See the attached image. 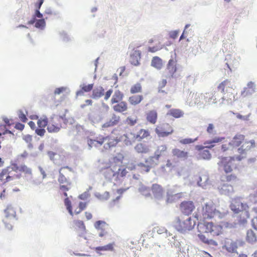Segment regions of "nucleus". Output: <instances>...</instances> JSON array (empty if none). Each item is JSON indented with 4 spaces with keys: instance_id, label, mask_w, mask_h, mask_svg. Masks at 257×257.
<instances>
[{
    "instance_id": "4c0bfd02",
    "label": "nucleus",
    "mask_w": 257,
    "mask_h": 257,
    "mask_svg": "<svg viewBox=\"0 0 257 257\" xmlns=\"http://www.w3.org/2000/svg\"><path fill=\"white\" fill-rule=\"evenodd\" d=\"M143 98L142 95H134L130 96L128 101L131 105H137L143 100Z\"/></svg>"
},
{
    "instance_id": "423d86ee",
    "label": "nucleus",
    "mask_w": 257,
    "mask_h": 257,
    "mask_svg": "<svg viewBox=\"0 0 257 257\" xmlns=\"http://www.w3.org/2000/svg\"><path fill=\"white\" fill-rule=\"evenodd\" d=\"M220 212L216 209L214 203L212 202L206 203L202 207L201 217L202 220L212 219Z\"/></svg>"
},
{
    "instance_id": "5701e85b",
    "label": "nucleus",
    "mask_w": 257,
    "mask_h": 257,
    "mask_svg": "<svg viewBox=\"0 0 257 257\" xmlns=\"http://www.w3.org/2000/svg\"><path fill=\"white\" fill-rule=\"evenodd\" d=\"M196 149L199 151L198 159L203 160H210L211 158V154L210 152L205 149L206 148L202 145H197Z\"/></svg>"
},
{
    "instance_id": "2f4dec72",
    "label": "nucleus",
    "mask_w": 257,
    "mask_h": 257,
    "mask_svg": "<svg viewBox=\"0 0 257 257\" xmlns=\"http://www.w3.org/2000/svg\"><path fill=\"white\" fill-rule=\"evenodd\" d=\"M127 104L125 101H120L116 103V104L112 106L114 111L117 112H123L127 109Z\"/></svg>"
},
{
    "instance_id": "a19ab883",
    "label": "nucleus",
    "mask_w": 257,
    "mask_h": 257,
    "mask_svg": "<svg viewBox=\"0 0 257 257\" xmlns=\"http://www.w3.org/2000/svg\"><path fill=\"white\" fill-rule=\"evenodd\" d=\"M153 194L156 197H161L163 194L162 187L158 184H153L152 187Z\"/></svg>"
},
{
    "instance_id": "ddd939ff",
    "label": "nucleus",
    "mask_w": 257,
    "mask_h": 257,
    "mask_svg": "<svg viewBox=\"0 0 257 257\" xmlns=\"http://www.w3.org/2000/svg\"><path fill=\"white\" fill-rule=\"evenodd\" d=\"M21 178L20 174H15L12 175L11 171L9 170V168H7L2 170L0 171V181L4 184L11 181L15 179H20Z\"/></svg>"
},
{
    "instance_id": "13d9d810",
    "label": "nucleus",
    "mask_w": 257,
    "mask_h": 257,
    "mask_svg": "<svg viewBox=\"0 0 257 257\" xmlns=\"http://www.w3.org/2000/svg\"><path fill=\"white\" fill-rule=\"evenodd\" d=\"M65 184H66V185H61V184H60V189L61 190L63 191L67 192L70 188V186L71 185V183L70 182H68V183H66Z\"/></svg>"
},
{
    "instance_id": "c9c22d12",
    "label": "nucleus",
    "mask_w": 257,
    "mask_h": 257,
    "mask_svg": "<svg viewBox=\"0 0 257 257\" xmlns=\"http://www.w3.org/2000/svg\"><path fill=\"white\" fill-rule=\"evenodd\" d=\"M123 98V94L119 90L115 91L111 99V103L114 104L121 101Z\"/></svg>"
},
{
    "instance_id": "3c124183",
    "label": "nucleus",
    "mask_w": 257,
    "mask_h": 257,
    "mask_svg": "<svg viewBox=\"0 0 257 257\" xmlns=\"http://www.w3.org/2000/svg\"><path fill=\"white\" fill-rule=\"evenodd\" d=\"M138 118L137 117H133L131 116L128 117L126 119V123L131 126H133L136 124L138 122Z\"/></svg>"
},
{
    "instance_id": "8fccbe9b",
    "label": "nucleus",
    "mask_w": 257,
    "mask_h": 257,
    "mask_svg": "<svg viewBox=\"0 0 257 257\" xmlns=\"http://www.w3.org/2000/svg\"><path fill=\"white\" fill-rule=\"evenodd\" d=\"M201 98L204 99L205 103H209L212 99V96L209 92H206L204 94L201 93L200 95Z\"/></svg>"
},
{
    "instance_id": "1a4fd4ad",
    "label": "nucleus",
    "mask_w": 257,
    "mask_h": 257,
    "mask_svg": "<svg viewBox=\"0 0 257 257\" xmlns=\"http://www.w3.org/2000/svg\"><path fill=\"white\" fill-rule=\"evenodd\" d=\"M122 138L121 135L114 134L113 131L112 132L110 135L103 136L104 143L106 142L103 147L104 149L108 150L116 146L118 143L121 141Z\"/></svg>"
},
{
    "instance_id": "37998d69",
    "label": "nucleus",
    "mask_w": 257,
    "mask_h": 257,
    "mask_svg": "<svg viewBox=\"0 0 257 257\" xmlns=\"http://www.w3.org/2000/svg\"><path fill=\"white\" fill-rule=\"evenodd\" d=\"M154 158V157H150L148 158L146 160V163L147 165H145L143 164H141L140 166L142 167H143L144 169H143V170L146 172H149L151 169V168L152 167V166L154 165L153 162V159Z\"/></svg>"
},
{
    "instance_id": "a878e982",
    "label": "nucleus",
    "mask_w": 257,
    "mask_h": 257,
    "mask_svg": "<svg viewBox=\"0 0 257 257\" xmlns=\"http://www.w3.org/2000/svg\"><path fill=\"white\" fill-rule=\"evenodd\" d=\"M237 217V223L240 225H244L247 222L248 219L250 217V214L248 209H245L238 213Z\"/></svg>"
},
{
    "instance_id": "f3484780",
    "label": "nucleus",
    "mask_w": 257,
    "mask_h": 257,
    "mask_svg": "<svg viewBox=\"0 0 257 257\" xmlns=\"http://www.w3.org/2000/svg\"><path fill=\"white\" fill-rule=\"evenodd\" d=\"M94 226L95 228L99 231V236L100 237H103L107 233L109 225L104 221H96L94 224Z\"/></svg>"
},
{
    "instance_id": "6ab92c4d",
    "label": "nucleus",
    "mask_w": 257,
    "mask_h": 257,
    "mask_svg": "<svg viewBox=\"0 0 257 257\" xmlns=\"http://www.w3.org/2000/svg\"><path fill=\"white\" fill-rule=\"evenodd\" d=\"M237 92L232 88L230 87L229 89H226L225 92L223 94L222 98L228 102L231 103L237 100L238 97L237 96Z\"/></svg>"
},
{
    "instance_id": "338daca9",
    "label": "nucleus",
    "mask_w": 257,
    "mask_h": 257,
    "mask_svg": "<svg viewBox=\"0 0 257 257\" xmlns=\"http://www.w3.org/2000/svg\"><path fill=\"white\" fill-rule=\"evenodd\" d=\"M23 139L27 142V143H31L32 141V137L31 135H27L23 137Z\"/></svg>"
},
{
    "instance_id": "4be33fe9",
    "label": "nucleus",
    "mask_w": 257,
    "mask_h": 257,
    "mask_svg": "<svg viewBox=\"0 0 257 257\" xmlns=\"http://www.w3.org/2000/svg\"><path fill=\"white\" fill-rule=\"evenodd\" d=\"M120 120V116L113 113L111 114L110 118L102 124V127L107 128L116 125L119 123Z\"/></svg>"
},
{
    "instance_id": "680f3d73",
    "label": "nucleus",
    "mask_w": 257,
    "mask_h": 257,
    "mask_svg": "<svg viewBox=\"0 0 257 257\" xmlns=\"http://www.w3.org/2000/svg\"><path fill=\"white\" fill-rule=\"evenodd\" d=\"M161 49H162V47H160V46H154V47H149L148 48V51L152 52V53H154V52H156L161 50Z\"/></svg>"
},
{
    "instance_id": "c756f323",
    "label": "nucleus",
    "mask_w": 257,
    "mask_h": 257,
    "mask_svg": "<svg viewBox=\"0 0 257 257\" xmlns=\"http://www.w3.org/2000/svg\"><path fill=\"white\" fill-rule=\"evenodd\" d=\"M136 135L137 141L140 142L142 140L150 137V132L149 130L144 128H141L139 130L136 129Z\"/></svg>"
},
{
    "instance_id": "0eeeda50",
    "label": "nucleus",
    "mask_w": 257,
    "mask_h": 257,
    "mask_svg": "<svg viewBox=\"0 0 257 257\" xmlns=\"http://www.w3.org/2000/svg\"><path fill=\"white\" fill-rule=\"evenodd\" d=\"M65 119L61 116L54 115L49 119L47 130L49 133H57L62 127V124L64 122Z\"/></svg>"
},
{
    "instance_id": "09e8293b",
    "label": "nucleus",
    "mask_w": 257,
    "mask_h": 257,
    "mask_svg": "<svg viewBox=\"0 0 257 257\" xmlns=\"http://www.w3.org/2000/svg\"><path fill=\"white\" fill-rule=\"evenodd\" d=\"M66 90V88L65 87H61L59 88H56L54 92V94L52 96V99H54V102L56 103L57 101L55 99V96L56 95L60 94V93L64 92Z\"/></svg>"
},
{
    "instance_id": "20e7f679",
    "label": "nucleus",
    "mask_w": 257,
    "mask_h": 257,
    "mask_svg": "<svg viewBox=\"0 0 257 257\" xmlns=\"http://www.w3.org/2000/svg\"><path fill=\"white\" fill-rule=\"evenodd\" d=\"M195 224V221L192 219L191 217H189L185 220L178 217L174 223V226L178 231L185 232L193 229Z\"/></svg>"
},
{
    "instance_id": "a211bd4d",
    "label": "nucleus",
    "mask_w": 257,
    "mask_h": 257,
    "mask_svg": "<svg viewBox=\"0 0 257 257\" xmlns=\"http://www.w3.org/2000/svg\"><path fill=\"white\" fill-rule=\"evenodd\" d=\"M222 249L228 252L233 253L236 251L237 248V245L235 241L230 238H225L223 241Z\"/></svg>"
},
{
    "instance_id": "f257e3e1",
    "label": "nucleus",
    "mask_w": 257,
    "mask_h": 257,
    "mask_svg": "<svg viewBox=\"0 0 257 257\" xmlns=\"http://www.w3.org/2000/svg\"><path fill=\"white\" fill-rule=\"evenodd\" d=\"M255 147L254 140H247L244 135L238 133L235 135L229 142L221 145L220 150L223 153L231 154L236 148L239 153V155L234 157H222L218 163L219 168L224 173L220 177L221 184L219 187L222 193L229 194L233 192V184L238 180L237 176L233 172L238 168L235 160L240 161L246 157L248 152Z\"/></svg>"
},
{
    "instance_id": "0e129e2a",
    "label": "nucleus",
    "mask_w": 257,
    "mask_h": 257,
    "mask_svg": "<svg viewBox=\"0 0 257 257\" xmlns=\"http://www.w3.org/2000/svg\"><path fill=\"white\" fill-rule=\"evenodd\" d=\"M15 127L17 130H18L20 131H22L24 130V127H25V125L23 123H21L20 122H17L16 124Z\"/></svg>"
},
{
    "instance_id": "69168bd1",
    "label": "nucleus",
    "mask_w": 257,
    "mask_h": 257,
    "mask_svg": "<svg viewBox=\"0 0 257 257\" xmlns=\"http://www.w3.org/2000/svg\"><path fill=\"white\" fill-rule=\"evenodd\" d=\"M251 225L252 227L257 230V216L254 217L251 221Z\"/></svg>"
},
{
    "instance_id": "de8ad7c7",
    "label": "nucleus",
    "mask_w": 257,
    "mask_h": 257,
    "mask_svg": "<svg viewBox=\"0 0 257 257\" xmlns=\"http://www.w3.org/2000/svg\"><path fill=\"white\" fill-rule=\"evenodd\" d=\"M167 83V81L166 79H162L161 81L159 82L158 86L159 92L166 93V92H165L163 89L166 86Z\"/></svg>"
},
{
    "instance_id": "bf43d9fd",
    "label": "nucleus",
    "mask_w": 257,
    "mask_h": 257,
    "mask_svg": "<svg viewBox=\"0 0 257 257\" xmlns=\"http://www.w3.org/2000/svg\"><path fill=\"white\" fill-rule=\"evenodd\" d=\"M20 119L23 122H26L27 120V118L25 114L24 113L22 110H20L18 114Z\"/></svg>"
},
{
    "instance_id": "cd10ccee",
    "label": "nucleus",
    "mask_w": 257,
    "mask_h": 257,
    "mask_svg": "<svg viewBox=\"0 0 257 257\" xmlns=\"http://www.w3.org/2000/svg\"><path fill=\"white\" fill-rule=\"evenodd\" d=\"M172 153L174 157L183 160L187 159L189 156V153L187 152L181 150L177 148L173 149Z\"/></svg>"
},
{
    "instance_id": "7ed1b4c3",
    "label": "nucleus",
    "mask_w": 257,
    "mask_h": 257,
    "mask_svg": "<svg viewBox=\"0 0 257 257\" xmlns=\"http://www.w3.org/2000/svg\"><path fill=\"white\" fill-rule=\"evenodd\" d=\"M4 213L5 217L3 221L6 228L11 230L17 220L16 210L12 205H8L5 209Z\"/></svg>"
},
{
    "instance_id": "49530a36",
    "label": "nucleus",
    "mask_w": 257,
    "mask_h": 257,
    "mask_svg": "<svg viewBox=\"0 0 257 257\" xmlns=\"http://www.w3.org/2000/svg\"><path fill=\"white\" fill-rule=\"evenodd\" d=\"M49 119L44 116L41 117L38 120L37 124L39 127L44 128L46 126H48Z\"/></svg>"
},
{
    "instance_id": "bb28decb",
    "label": "nucleus",
    "mask_w": 257,
    "mask_h": 257,
    "mask_svg": "<svg viewBox=\"0 0 257 257\" xmlns=\"http://www.w3.org/2000/svg\"><path fill=\"white\" fill-rule=\"evenodd\" d=\"M135 150L139 154H147L150 152V146L146 143L137 144L134 148Z\"/></svg>"
},
{
    "instance_id": "4d7b16f0",
    "label": "nucleus",
    "mask_w": 257,
    "mask_h": 257,
    "mask_svg": "<svg viewBox=\"0 0 257 257\" xmlns=\"http://www.w3.org/2000/svg\"><path fill=\"white\" fill-rule=\"evenodd\" d=\"M178 198V194H177L175 195L168 194L166 201L167 203H172Z\"/></svg>"
},
{
    "instance_id": "864d4df0",
    "label": "nucleus",
    "mask_w": 257,
    "mask_h": 257,
    "mask_svg": "<svg viewBox=\"0 0 257 257\" xmlns=\"http://www.w3.org/2000/svg\"><path fill=\"white\" fill-rule=\"evenodd\" d=\"M35 26L37 28H43L45 26L44 19H41L36 21Z\"/></svg>"
},
{
    "instance_id": "e433bc0d",
    "label": "nucleus",
    "mask_w": 257,
    "mask_h": 257,
    "mask_svg": "<svg viewBox=\"0 0 257 257\" xmlns=\"http://www.w3.org/2000/svg\"><path fill=\"white\" fill-rule=\"evenodd\" d=\"M168 115L174 118H178L183 116L184 113L183 110L178 108L171 109L167 113Z\"/></svg>"
},
{
    "instance_id": "f8f14e48",
    "label": "nucleus",
    "mask_w": 257,
    "mask_h": 257,
    "mask_svg": "<svg viewBox=\"0 0 257 257\" xmlns=\"http://www.w3.org/2000/svg\"><path fill=\"white\" fill-rule=\"evenodd\" d=\"M196 208L195 203L192 201L186 200L182 201L179 205V209L181 212L189 216L195 210Z\"/></svg>"
},
{
    "instance_id": "aec40b11",
    "label": "nucleus",
    "mask_w": 257,
    "mask_h": 257,
    "mask_svg": "<svg viewBox=\"0 0 257 257\" xmlns=\"http://www.w3.org/2000/svg\"><path fill=\"white\" fill-rule=\"evenodd\" d=\"M74 229L78 235L82 237L86 233V229L83 221L75 220L73 221Z\"/></svg>"
},
{
    "instance_id": "603ef678",
    "label": "nucleus",
    "mask_w": 257,
    "mask_h": 257,
    "mask_svg": "<svg viewBox=\"0 0 257 257\" xmlns=\"http://www.w3.org/2000/svg\"><path fill=\"white\" fill-rule=\"evenodd\" d=\"M197 140V138H195V139H191V138H186L184 139H182L180 140V143L181 144L183 145H186V144H190L191 143H194Z\"/></svg>"
},
{
    "instance_id": "72a5a7b5",
    "label": "nucleus",
    "mask_w": 257,
    "mask_h": 257,
    "mask_svg": "<svg viewBox=\"0 0 257 257\" xmlns=\"http://www.w3.org/2000/svg\"><path fill=\"white\" fill-rule=\"evenodd\" d=\"M232 85L230 81L228 79H225L219 84L217 86V89L218 91H221V93L224 94L226 91V89H229V88Z\"/></svg>"
},
{
    "instance_id": "c03bdc74",
    "label": "nucleus",
    "mask_w": 257,
    "mask_h": 257,
    "mask_svg": "<svg viewBox=\"0 0 257 257\" xmlns=\"http://www.w3.org/2000/svg\"><path fill=\"white\" fill-rule=\"evenodd\" d=\"M142 91V86L140 83H137L132 85L130 88V92L132 94H135Z\"/></svg>"
},
{
    "instance_id": "6e6d98bb",
    "label": "nucleus",
    "mask_w": 257,
    "mask_h": 257,
    "mask_svg": "<svg viewBox=\"0 0 257 257\" xmlns=\"http://www.w3.org/2000/svg\"><path fill=\"white\" fill-rule=\"evenodd\" d=\"M206 132L209 135H214L216 133L215 127L212 123H209L207 127Z\"/></svg>"
},
{
    "instance_id": "ea45409f",
    "label": "nucleus",
    "mask_w": 257,
    "mask_h": 257,
    "mask_svg": "<svg viewBox=\"0 0 257 257\" xmlns=\"http://www.w3.org/2000/svg\"><path fill=\"white\" fill-rule=\"evenodd\" d=\"M114 245V242L110 243L104 246L96 247L95 248V250L97 253L101 251H113Z\"/></svg>"
},
{
    "instance_id": "a18cd8bd",
    "label": "nucleus",
    "mask_w": 257,
    "mask_h": 257,
    "mask_svg": "<svg viewBox=\"0 0 257 257\" xmlns=\"http://www.w3.org/2000/svg\"><path fill=\"white\" fill-rule=\"evenodd\" d=\"M93 87V84H90L87 85H83L81 89L79 91H78L76 93L77 95H81L83 94L84 92H89L90 91Z\"/></svg>"
},
{
    "instance_id": "473e14b6",
    "label": "nucleus",
    "mask_w": 257,
    "mask_h": 257,
    "mask_svg": "<svg viewBox=\"0 0 257 257\" xmlns=\"http://www.w3.org/2000/svg\"><path fill=\"white\" fill-rule=\"evenodd\" d=\"M245 239L249 243H255L257 241V235L253 230L248 229L246 231Z\"/></svg>"
},
{
    "instance_id": "9b49d317",
    "label": "nucleus",
    "mask_w": 257,
    "mask_h": 257,
    "mask_svg": "<svg viewBox=\"0 0 257 257\" xmlns=\"http://www.w3.org/2000/svg\"><path fill=\"white\" fill-rule=\"evenodd\" d=\"M155 131L159 137H166L171 135L174 130L169 123H163L158 125Z\"/></svg>"
},
{
    "instance_id": "4468645a",
    "label": "nucleus",
    "mask_w": 257,
    "mask_h": 257,
    "mask_svg": "<svg viewBox=\"0 0 257 257\" xmlns=\"http://www.w3.org/2000/svg\"><path fill=\"white\" fill-rule=\"evenodd\" d=\"M112 90L109 89L104 93V89L102 86L97 87L92 91V97L94 99H98L104 96L105 100H108L112 93Z\"/></svg>"
},
{
    "instance_id": "052dcab7",
    "label": "nucleus",
    "mask_w": 257,
    "mask_h": 257,
    "mask_svg": "<svg viewBox=\"0 0 257 257\" xmlns=\"http://www.w3.org/2000/svg\"><path fill=\"white\" fill-rule=\"evenodd\" d=\"M35 133L37 135L41 136V137H43L44 136V135L46 133V131L44 128L40 127L39 128H36L35 130Z\"/></svg>"
},
{
    "instance_id": "58836bf2",
    "label": "nucleus",
    "mask_w": 257,
    "mask_h": 257,
    "mask_svg": "<svg viewBox=\"0 0 257 257\" xmlns=\"http://www.w3.org/2000/svg\"><path fill=\"white\" fill-rule=\"evenodd\" d=\"M255 91V84L252 81L249 82L247 84V87L244 88L241 94L245 96L248 94H251Z\"/></svg>"
},
{
    "instance_id": "39448f33",
    "label": "nucleus",
    "mask_w": 257,
    "mask_h": 257,
    "mask_svg": "<svg viewBox=\"0 0 257 257\" xmlns=\"http://www.w3.org/2000/svg\"><path fill=\"white\" fill-rule=\"evenodd\" d=\"M64 205L69 213L71 216H73L74 214L77 215L79 214L86 208L87 206L86 202L81 201L78 202H75L72 206L71 202L68 197L64 199Z\"/></svg>"
},
{
    "instance_id": "79ce46f5",
    "label": "nucleus",
    "mask_w": 257,
    "mask_h": 257,
    "mask_svg": "<svg viewBox=\"0 0 257 257\" xmlns=\"http://www.w3.org/2000/svg\"><path fill=\"white\" fill-rule=\"evenodd\" d=\"M151 65L157 69H161L163 67L162 60L158 56L154 57L151 61Z\"/></svg>"
},
{
    "instance_id": "774afa93",
    "label": "nucleus",
    "mask_w": 257,
    "mask_h": 257,
    "mask_svg": "<svg viewBox=\"0 0 257 257\" xmlns=\"http://www.w3.org/2000/svg\"><path fill=\"white\" fill-rule=\"evenodd\" d=\"M43 2L44 0H38V2L35 4L36 10H40Z\"/></svg>"
},
{
    "instance_id": "412c9836",
    "label": "nucleus",
    "mask_w": 257,
    "mask_h": 257,
    "mask_svg": "<svg viewBox=\"0 0 257 257\" xmlns=\"http://www.w3.org/2000/svg\"><path fill=\"white\" fill-rule=\"evenodd\" d=\"M130 48L132 49L133 52L130 55V63L134 65L138 66L140 64V60L141 59V52L139 50H135L134 46L130 45Z\"/></svg>"
},
{
    "instance_id": "f03ea898",
    "label": "nucleus",
    "mask_w": 257,
    "mask_h": 257,
    "mask_svg": "<svg viewBox=\"0 0 257 257\" xmlns=\"http://www.w3.org/2000/svg\"><path fill=\"white\" fill-rule=\"evenodd\" d=\"M197 236L201 241L211 246H217L218 243L215 240L208 238L205 234H209L213 237L220 236L223 233L222 225L207 220H201L197 224Z\"/></svg>"
},
{
    "instance_id": "7c9ffc66",
    "label": "nucleus",
    "mask_w": 257,
    "mask_h": 257,
    "mask_svg": "<svg viewBox=\"0 0 257 257\" xmlns=\"http://www.w3.org/2000/svg\"><path fill=\"white\" fill-rule=\"evenodd\" d=\"M146 119L150 123L154 124L157 122L158 113L156 110H151L146 113Z\"/></svg>"
},
{
    "instance_id": "6e6552de",
    "label": "nucleus",
    "mask_w": 257,
    "mask_h": 257,
    "mask_svg": "<svg viewBox=\"0 0 257 257\" xmlns=\"http://www.w3.org/2000/svg\"><path fill=\"white\" fill-rule=\"evenodd\" d=\"M127 172L125 168L119 167L117 170L115 168V165L113 163L111 164L110 168H107L104 173L106 177L110 178L111 177H115L116 179H119L126 175Z\"/></svg>"
},
{
    "instance_id": "f704fd0d",
    "label": "nucleus",
    "mask_w": 257,
    "mask_h": 257,
    "mask_svg": "<svg viewBox=\"0 0 257 257\" xmlns=\"http://www.w3.org/2000/svg\"><path fill=\"white\" fill-rule=\"evenodd\" d=\"M66 169H68L70 171H71L72 170V168L68 166L62 167L59 169V177L58 178V181L60 184L69 182L67 180V178L65 177V176L62 173L63 170H64Z\"/></svg>"
},
{
    "instance_id": "e2e57ef3",
    "label": "nucleus",
    "mask_w": 257,
    "mask_h": 257,
    "mask_svg": "<svg viewBox=\"0 0 257 257\" xmlns=\"http://www.w3.org/2000/svg\"><path fill=\"white\" fill-rule=\"evenodd\" d=\"M179 35V31H172L170 33V36L172 39H176Z\"/></svg>"
},
{
    "instance_id": "b1692460",
    "label": "nucleus",
    "mask_w": 257,
    "mask_h": 257,
    "mask_svg": "<svg viewBox=\"0 0 257 257\" xmlns=\"http://www.w3.org/2000/svg\"><path fill=\"white\" fill-rule=\"evenodd\" d=\"M104 139L103 136H99L95 139L88 138L87 139V144L90 149L93 147L97 148L101 146L104 144Z\"/></svg>"
},
{
    "instance_id": "5fc2aeb1",
    "label": "nucleus",
    "mask_w": 257,
    "mask_h": 257,
    "mask_svg": "<svg viewBox=\"0 0 257 257\" xmlns=\"http://www.w3.org/2000/svg\"><path fill=\"white\" fill-rule=\"evenodd\" d=\"M167 148L166 145H161L159 146L157 151L159 153V154L157 155V159H158L160 156H161L162 153L165 152L167 151Z\"/></svg>"
},
{
    "instance_id": "c85d7f7f",
    "label": "nucleus",
    "mask_w": 257,
    "mask_h": 257,
    "mask_svg": "<svg viewBox=\"0 0 257 257\" xmlns=\"http://www.w3.org/2000/svg\"><path fill=\"white\" fill-rule=\"evenodd\" d=\"M225 139L224 137H215L212 140L205 141L204 147L206 149H211L215 147V143H218L221 142Z\"/></svg>"
},
{
    "instance_id": "dca6fc26",
    "label": "nucleus",
    "mask_w": 257,
    "mask_h": 257,
    "mask_svg": "<svg viewBox=\"0 0 257 257\" xmlns=\"http://www.w3.org/2000/svg\"><path fill=\"white\" fill-rule=\"evenodd\" d=\"M13 171L16 173L19 172V174H20L21 177H22V174H24V177H27L29 176H31L32 173V170L30 168L28 167L25 165H21L20 166H18L16 164H15L13 165Z\"/></svg>"
},
{
    "instance_id": "9d476101",
    "label": "nucleus",
    "mask_w": 257,
    "mask_h": 257,
    "mask_svg": "<svg viewBox=\"0 0 257 257\" xmlns=\"http://www.w3.org/2000/svg\"><path fill=\"white\" fill-rule=\"evenodd\" d=\"M230 208L234 213L238 214L243 210L248 209L249 206L246 203H242L240 198L236 197L231 200Z\"/></svg>"
},
{
    "instance_id": "2eb2a0df",
    "label": "nucleus",
    "mask_w": 257,
    "mask_h": 257,
    "mask_svg": "<svg viewBox=\"0 0 257 257\" xmlns=\"http://www.w3.org/2000/svg\"><path fill=\"white\" fill-rule=\"evenodd\" d=\"M136 136V129L133 128L125 134L121 136V137H122L121 141H123L126 146L132 145L137 141V137Z\"/></svg>"
},
{
    "instance_id": "393cba45",
    "label": "nucleus",
    "mask_w": 257,
    "mask_h": 257,
    "mask_svg": "<svg viewBox=\"0 0 257 257\" xmlns=\"http://www.w3.org/2000/svg\"><path fill=\"white\" fill-rule=\"evenodd\" d=\"M176 63L177 61L176 60L173 59L169 60L166 68L168 72L166 77L171 78L174 76L177 71Z\"/></svg>"
}]
</instances>
